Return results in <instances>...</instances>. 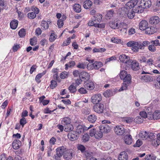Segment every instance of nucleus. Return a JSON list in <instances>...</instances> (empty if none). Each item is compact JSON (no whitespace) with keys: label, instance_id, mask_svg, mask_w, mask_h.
<instances>
[{"label":"nucleus","instance_id":"obj_1","mask_svg":"<svg viewBox=\"0 0 160 160\" xmlns=\"http://www.w3.org/2000/svg\"><path fill=\"white\" fill-rule=\"evenodd\" d=\"M66 148L63 146L58 148L56 149V154L54 156L56 160H61L62 156H63Z\"/></svg>","mask_w":160,"mask_h":160},{"label":"nucleus","instance_id":"obj_2","mask_svg":"<svg viewBox=\"0 0 160 160\" xmlns=\"http://www.w3.org/2000/svg\"><path fill=\"white\" fill-rule=\"evenodd\" d=\"M115 133L118 135H122L125 132V129L122 125H118L115 126L113 128Z\"/></svg>","mask_w":160,"mask_h":160},{"label":"nucleus","instance_id":"obj_3","mask_svg":"<svg viewBox=\"0 0 160 160\" xmlns=\"http://www.w3.org/2000/svg\"><path fill=\"white\" fill-rule=\"evenodd\" d=\"M120 77L121 79L123 80V82L126 81H131V77L130 74H127V72L125 70H122L120 73Z\"/></svg>","mask_w":160,"mask_h":160},{"label":"nucleus","instance_id":"obj_4","mask_svg":"<svg viewBox=\"0 0 160 160\" xmlns=\"http://www.w3.org/2000/svg\"><path fill=\"white\" fill-rule=\"evenodd\" d=\"M68 136L71 141H74L76 140L79 136V132L72 131L68 134Z\"/></svg>","mask_w":160,"mask_h":160},{"label":"nucleus","instance_id":"obj_5","mask_svg":"<svg viewBox=\"0 0 160 160\" xmlns=\"http://www.w3.org/2000/svg\"><path fill=\"white\" fill-rule=\"evenodd\" d=\"M90 78V75L86 72L82 71L81 72V84H83V82L87 81Z\"/></svg>","mask_w":160,"mask_h":160},{"label":"nucleus","instance_id":"obj_6","mask_svg":"<svg viewBox=\"0 0 160 160\" xmlns=\"http://www.w3.org/2000/svg\"><path fill=\"white\" fill-rule=\"evenodd\" d=\"M82 84L85 88L89 90H93L95 88L94 82L90 80H88L87 81L83 82Z\"/></svg>","mask_w":160,"mask_h":160},{"label":"nucleus","instance_id":"obj_7","mask_svg":"<svg viewBox=\"0 0 160 160\" xmlns=\"http://www.w3.org/2000/svg\"><path fill=\"white\" fill-rule=\"evenodd\" d=\"M93 109L95 112L99 113L103 112L104 109V106L101 103L97 104L93 107Z\"/></svg>","mask_w":160,"mask_h":160},{"label":"nucleus","instance_id":"obj_8","mask_svg":"<svg viewBox=\"0 0 160 160\" xmlns=\"http://www.w3.org/2000/svg\"><path fill=\"white\" fill-rule=\"evenodd\" d=\"M101 95L99 93L93 95L91 98V101L93 104L97 103L102 100Z\"/></svg>","mask_w":160,"mask_h":160},{"label":"nucleus","instance_id":"obj_9","mask_svg":"<svg viewBox=\"0 0 160 160\" xmlns=\"http://www.w3.org/2000/svg\"><path fill=\"white\" fill-rule=\"evenodd\" d=\"M72 158V153L71 150L66 148L64 153L63 158L66 160H69Z\"/></svg>","mask_w":160,"mask_h":160},{"label":"nucleus","instance_id":"obj_10","mask_svg":"<svg viewBox=\"0 0 160 160\" xmlns=\"http://www.w3.org/2000/svg\"><path fill=\"white\" fill-rule=\"evenodd\" d=\"M119 60L121 62H124L126 66L128 67V64L130 62V58L129 57L125 55V54H122L120 55L119 57Z\"/></svg>","mask_w":160,"mask_h":160},{"label":"nucleus","instance_id":"obj_11","mask_svg":"<svg viewBox=\"0 0 160 160\" xmlns=\"http://www.w3.org/2000/svg\"><path fill=\"white\" fill-rule=\"evenodd\" d=\"M99 130L101 132L105 133H107L110 132L111 128L108 125H100L99 127Z\"/></svg>","mask_w":160,"mask_h":160},{"label":"nucleus","instance_id":"obj_12","mask_svg":"<svg viewBox=\"0 0 160 160\" xmlns=\"http://www.w3.org/2000/svg\"><path fill=\"white\" fill-rule=\"evenodd\" d=\"M138 2L137 0H131L129 1L126 4V8L131 9L132 8H135Z\"/></svg>","mask_w":160,"mask_h":160},{"label":"nucleus","instance_id":"obj_13","mask_svg":"<svg viewBox=\"0 0 160 160\" xmlns=\"http://www.w3.org/2000/svg\"><path fill=\"white\" fill-rule=\"evenodd\" d=\"M139 4H142L144 8H148L150 7L152 3L150 0H141Z\"/></svg>","mask_w":160,"mask_h":160},{"label":"nucleus","instance_id":"obj_14","mask_svg":"<svg viewBox=\"0 0 160 160\" xmlns=\"http://www.w3.org/2000/svg\"><path fill=\"white\" fill-rule=\"evenodd\" d=\"M130 62L129 64L131 63L130 65L131 68L133 70L137 71L139 68V63L136 61H133L132 62L130 61ZM129 64H128V65Z\"/></svg>","mask_w":160,"mask_h":160},{"label":"nucleus","instance_id":"obj_15","mask_svg":"<svg viewBox=\"0 0 160 160\" xmlns=\"http://www.w3.org/2000/svg\"><path fill=\"white\" fill-rule=\"evenodd\" d=\"M142 47L141 45V42H136L135 46L132 48V50L134 52H138L139 49H142Z\"/></svg>","mask_w":160,"mask_h":160},{"label":"nucleus","instance_id":"obj_16","mask_svg":"<svg viewBox=\"0 0 160 160\" xmlns=\"http://www.w3.org/2000/svg\"><path fill=\"white\" fill-rule=\"evenodd\" d=\"M149 119L152 120L153 119L154 120H158L160 119V110H156L152 115V117H150L148 116Z\"/></svg>","mask_w":160,"mask_h":160},{"label":"nucleus","instance_id":"obj_17","mask_svg":"<svg viewBox=\"0 0 160 160\" xmlns=\"http://www.w3.org/2000/svg\"><path fill=\"white\" fill-rule=\"evenodd\" d=\"M152 68L150 66L146 65L143 68V71L142 72V74H152Z\"/></svg>","mask_w":160,"mask_h":160},{"label":"nucleus","instance_id":"obj_18","mask_svg":"<svg viewBox=\"0 0 160 160\" xmlns=\"http://www.w3.org/2000/svg\"><path fill=\"white\" fill-rule=\"evenodd\" d=\"M124 141L127 144H131L132 142V139L130 135H127L125 136L124 138Z\"/></svg>","mask_w":160,"mask_h":160},{"label":"nucleus","instance_id":"obj_19","mask_svg":"<svg viewBox=\"0 0 160 160\" xmlns=\"http://www.w3.org/2000/svg\"><path fill=\"white\" fill-rule=\"evenodd\" d=\"M21 144V142L18 139H16L13 141L12 146L14 149H17L20 148Z\"/></svg>","mask_w":160,"mask_h":160},{"label":"nucleus","instance_id":"obj_20","mask_svg":"<svg viewBox=\"0 0 160 160\" xmlns=\"http://www.w3.org/2000/svg\"><path fill=\"white\" fill-rule=\"evenodd\" d=\"M148 26V22L145 20L142 21L139 24V28L141 30H145Z\"/></svg>","mask_w":160,"mask_h":160},{"label":"nucleus","instance_id":"obj_21","mask_svg":"<svg viewBox=\"0 0 160 160\" xmlns=\"http://www.w3.org/2000/svg\"><path fill=\"white\" fill-rule=\"evenodd\" d=\"M159 22V18L158 16H154L151 17L149 20V22L151 24H156Z\"/></svg>","mask_w":160,"mask_h":160},{"label":"nucleus","instance_id":"obj_22","mask_svg":"<svg viewBox=\"0 0 160 160\" xmlns=\"http://www.w3.org/2000/svg\"><path fill=\"white\" fill-rule=\"evenodd\" d=\"M128 156L127 153L125 152H121L118 156L119 160H127Z\"/></svg>","mask_w":160,"mask_h":160},{"label":"nucleus","instance_id":"obj_23","mask_svg":"<svg viewBox=\"0 0 160 160\" xmlns=\"http://www.w3.org/2000/svg\"><path fill=\"white\" fill-rule=\"evenodd\" d=\"M87 125L82 124L81 125V133H85V132L87 131L88 129L93 127L92 125H90L89 127L87 126Z\"/></svg>","mask_w":160,"mask_h":160},{"label":"nucleus","instance_id":"obj_24","mask_svg":"<svg viewBox=\"0 0 160 160\" xmlns=\"http://www.w3.org/2000/svg\"><path fill=\"white\" fill-rule=\"evenodd\" d=\"M127 25L125 23L122 22L120 23L118 25V28L121 31H122L123 32L126 33L127 31Z\"/></svg>","mask_w":160,"mask_h":160},{"label":"nucleus","instance_id":"obj_25","mask_svg":"<svg viewBox=\"0 0 160 160\" xmlns=\"http://www.w3.org/2000/svg\"><path fill=\"white\" fill-rule=\"evenodd\" d=\"M142 4H140V5H138L133 8V10L134 11V12L137 13H141L143 11V9Z\"/></svg>","mask_w":160,"mask_h":160},{"label":"nucleus","instance_id":"obj_26","mask_svg":"<svg viewBox=\"0 0 160 160\" xmlns=\"http://www.w3.org/2000/svg\"><path fill=\"white\" fill-rule=\"evenodd\" d=\"M125 11L126 12H127V15L128 18L131 19L133 18L134 16V11L133 9H129L126 8Z\"/></svg>","mask_w":160,"mask_h":160},{"label":"nucleus","instance_id":"obj_27","mask_svg":"<svg viewBox=\"0 0 160 160\" xmlns=\"http://www.w3.org/2000/svg\"><path fill=\"white\" fill-rule=\"evenodd\" d=\"M61 122L62 124H63L64 127H66L67 125L71 123V120L69 118L65 117L62 119Z\"/></svg>","mask_w":160,"mask_h":160},{"label":"nucleus","instance_id":"obj_28","mask_svg":"<svg viewBox=\"0 0 160 160\" xmlns=\"http://www.w3.org/2000/svg\"><path fill=\"white\" fill-rule=\"evenodd\" d=\"M148 132L145 131H141L139 134V137L143 140H146L148 139V136H147Z\"/></svg>","mask_w":160,"mask_h":160},{"label":"nucleus","instance_id":"obj_29","mask_svg":"<svg viewBox=\"0 0 160 160\" xmlns=\"http://www.w3.org/2000/svg\"><path fill=\"white\" fill-rule=\"evenodd\" d=\"M130 81H126V82H124L122 87L119 89V91L121 92L127 89L128 86L130 83Z\"/></svg>","mask_w":160,"mask_h":160},{"label":"nucleus","instance_id":"obj_30","mask_svg":"<svg viewBox=\"0 0 160 160\" xmlns=\"http://www.w3.org/2000/svg\"><path fill=\"white\" fill-rule=\"evenodd\" d=\"M92 4V2L89 0H87L84 3L83 7L86 9L90 8Z\"/></svg>","mask_w":160,"mask_h":160},{"label":"nucleus","instance_id":"obj_31","mask_svg":"<svg viewBox=\"0 0 160 160\" xmlns=\"http://www.w3.org/2000/svg\"><path fill=\"white\" fill-rule=\"evenodd\" d=\"M18 25V21L16 20H13L10 23V27L13 29H15Z\"/></svg>","mask_w":160,"mask_h":160},{"label":"nucleus","instance_id":"obj_32","mask_svg":"<svg viewBox=\"0 0 160 160\" xmlns=\"http://www.w3.org/2000/svg\"><path fill=\"white\" fill-rule=\"evenodd\" d=\"M122 120L124 122L130 123L133 121V118L131 117H123L122 118Z\"/></svg>","mask_w":160,"mask_h":160},{"label":"nucleus","instance_id":"obj_33","mask_svg":"<svg viewBox=\"0 0 160 160\" xmlns=\"http://www.w3.org/2000/svg\"><path fill=\"white\" fill-rule=\"evenodd\" d=\"M88 121L91 122H94L97 120V117L94 114H91L89 115L88 117Z\"/></svg>","mask_w":160,"mask_h":160},{"label":"nucleus","instance_id":"obj_34","mask_svg":"<svg viewBox=\"0 0 160 160\" xmlns=\"http://www.w3.org/2000/svg\"><path fill=\"white\" fill-rule=\"evenodd\" d=\"M85 147L81 145V151L82 153H84V154L86 157H89L91 155V153L88 152L87 151H85Z\"/></svg>","mask_w":160,"mask_h":160},{"label":"nucleus","instance_id":"obj_35","mask_svg":"<svg viewBox=\"0 0 160 160\" xmlns=\"http://www.w3.org/2000/svg\"><path fill=\"white\" fill-rule=\"evenodd\" d=\"M89 136L86 132L82 134V140L84 142H86L89 140Z\"/></svg>","mask_w":160,"mask_h":160},{"label":"nucleus","instance_id":"obj_36","mask_svg":"<svg viewBox=\"0 0 160 160\" xmlns=\"http://www.w3.org/2000/svg\"><path fill=\"white\" fill-rule=\"evenodd\" d=\"M103 95L106 97H110L113 95V92L112 90H107L103 92Z\"/></svg>","mask_w":160,"mask_h":160},{"label":"nucleus","instance_id":"obj_37","mask_svg":"<svg viewBox=\"0 0 160 160\" xmlns=\"http://www.w3.org/2000/svg\"><path fill=\"white\" fill-rule=\"evenodd\" d=\"M89 62L88 63L87 65V68L89 70H91L93 69H95V62Z\"/></svg>","mask_w":160,"mask_h":160},{"label":"nucleus","instance_id":"obj_38","mask_svg":"<svg viewBox=\"0 0 160 160\" xmlns=\"http://www.w3.org/2000/svg\"><path fill=\"white\" fill-rule=\"evenodd\" d=\"M103 136V133L102 132L100 131H96V133L94 135V137L97 139H99L102 138Z\"/></svg>","mask_w":160,"mask_h":160},{"label":"nucleus","instance_id":"obj_39","mask_svg":"<svg viewBox=\"0 0 160 160\" xmlns=\"http://www.w3.org/2000/svg\"><path fill=\"white\" fill-rule=\"evenodd\" d=\"M41 28L44 30H46L49 27L48 22L45 21H42L41 22Z\"/></svg>","mask_w":160,"mask_h":160},{"label":"nucleus","instance_id":"obj_40","mask_svg":"<svg viewBox=\"0 0 160 160\" xmlns=\"http://www.w3.org/2000/svg\"><path fill=\"white\" fill-rule=\"evenodd\" d=\"M145 30V33L148 34H151L154 33L153 27L148 26Z\"/></svg>","mask_w":160,"mask_h":160},{"label":"nucleus","instance_id":"obj_41","mask_svg":"<svg viewBox=\"0 0 160 160\" xmlns=\"http://www.w3.org/2000/svg\"><path fill=\"white\" fill-rule=\"evenodd\" d=\"M111 41L113 43L118 44H121L122 42L120 39L118 38L114 37H113L111 39Z\"/></svg>","mask_w":160,"mask_h":160},{"label":"nucleus","instance_id":"obj_42","mask_svg":"<svg viewBox=\"0 0 160 160\" xmlns=\"http://www.w3.org/2000/svg\"><path fill=\"white\" fill-rule=\"evenodd\" d=\"M76 86H75V85H73L72 83V84L70 85L68 87V89L71 92L74 93L75 92L77 91L76 88Z\"/></svg>","mask_w":160,"mask_h":160},{"label":"nucleus","instance_id":"obj_43","mask_svg":"<svg viewBox=\"0 0 160 160\" xmlns=\"http://www.w3.org/2000/svg\"><path fill=\"white\" fill-rule=\"evenodd\" d=\"M156 158L155 156L153 154L148 155L145 157V160H155Z\"/></svg>","mask_w":160,"mask_h":160},{"label":"nucleus","instance_id":"obj_44","mask_svg":"<svg viewBox=\"0 0 160 160\" xmlns=\"http://www.w3.org/2000/svg\"><path fill=\"white\" fill-rule=\"evenodd\" d=\"M65 127V131L66 132H69V131L72 132L73 129V126L70 123L67 125L66 127Z\"/></svg>","mask_w":160,"mask_h":160},{"label":"nucleus","instance_id":"obj_45","mask_svg":"<svg viewBox=\"0 0 160 160\" xmlns=\"http://www.w3.org/2000/svg\"><path fill=\"white\" fill-rule=\"evenodd\" d=\"M95 21H97L98 22L101 21L102 19V15L100 14H97L94 16Z\"/></svg>","mask_w":160,"mask_h":160},{"label":"nucleus","instance_id":"obj_46","mask_svg":"<svg viewBox=\"0 0 160 160\" xmlns=\"http://www.w3.org/2000/svg\"><path fill=\"white\" fill-rule=\"evenodd\" d=\"M52 32L51 33L50 35L49 40L50 42H53L56 38V36L55 35L53 31H52Z\"/></svg>","mask_w":160,"mask_h":160},{"label":"nucleus","instance_id":"obj_47","mask_svg":"<svg viewBox=\"0 0 160 160\" xmlns=\"http://www.w3.org/2000/svg\"><path fill=\"white\" fill-rule=\"evenodd\" d=\"M45 74V73L43 72L39 73L36 76L35 79L38 83H39L41 81L39 80Z\"/></svg>","mask_w":160,"mask_h":160},{"label":"nucleus","instance_id":"obj_48","mask_svg":"<svg viewBox=\"0 0 160 160\" xmlns=\"http://www.w3.org/2000/svg\"><path fill=\"white\" fill-rule=\"evenodd\" d=\"M75 62L74 61H72L65 64V69L67 70L68 67H72L74 66L75 65Z\"/></svg>","mask_w":160,"mask_h":160},{"label":"nucleus","instance_id":"obj_49","mask_svg":"<svg viewBox=\"0 0 160 160\" xmlns=\"http://www.w3.org/2000/svg\"><path fill=\"white\" fill-rule=\"evenodd\" d=\"M118 25L117 22L112 21L110 23V26L112 28L115 29L117 28H118Z\"/></svg>","mask_w":160,"mask_h":160},{"label":"nucleus","instance_id":"obj_50","mask_svg":"<svg viewBox=\"0 0 160 160\" xmlns=\"http://www.w3.org/2000/svg\"><path fill=\"white\" fill-rule=\"evenodd\" d=\"M80 5L79 4H75L73 6V9L75 12H80Z\"/></svg>","mask_w":160,"mask_h":160},{"label":"nucleus","instance_id":"obj_51","mask_svg":"<svg viewBox=\"0 0 160 160\" xmlns=\"http://www.w3.org/2000/svg\"><path fill=\"white\" fill-rule=\"evenodd\" d=\"M68 75V72L66 71H64L60 74V77L61 78L63 79L67 78Z\"/></svg>","mask_w":160,"mask_h":160},{"label":"nucleus","instance_id":"obj_52","mask_svg":"<svg viewBox=\"0 0 160 160\" xmlns=\"http://www.w3.org/2000/svg\"><path fill=\"white\" fill-rule=\"evenodd\" d=\"M94 65L95 68V69L97 70L102 66V63L101 62H95Z\"/></svg>","mask_w":160,"mask_h":160},{"label":"nucleus","instance_id":"obj_53","mask_svg":"<svg viewBox=\"0 0 160 160\" xmlns=\"http://www.w3.org/2000/svg\"><path fill=\"white\" fill-rule=\"evenodd\" d=\"M27 16L30 19H33L36 18V15L35 13L31 12L28 14Z\"/></svg>","mask_w":160,"mask_h":160},{"label":"nucleus","instance_id":"obj_54","mask_svg":"<svg viewBox=\"0 0 160 160\" xmlns=\"http://www.w3.org/2000/svg\"><path fill=\"white\" fill-rule=\"evenodd\" d=\"M18 34L21 38L24 37L26 34L25 29H21L18 32Z\"/></svg>","mask_w":160,"mask_h":160},{"label":"nucleus","instance_id":"obj_55","mask_svg":"<svg viewBox=\"0 0 160 160\" xmlns=\"http://www.w3.org/2000/svg\"><path fill=\"white\" fill-rule=\"evenodd\" d=\"M105 48H94L93 50V52H103L106 51Z\"/></svg>","mask_w":160,"mask_h":160},{"label":"nucleus","instance_id":"obj_56","mask_svg":"<svg viewBox=\"0 0 160 160\" xmlns=\"http://www.w3.org/2000/svg\"><path fill=\"white\" fill-rule=\"evenodd\" d=\"M57 85V82L54 80H52L51 81L50 88L53 89L55 88Z\"/></svg>","mask_w":160,"mask_h":160},{"label":"nucleus","instance_id":"obj_57","mask_svg":"<svg viewBox=\"0 0 160 160\" xmlns=\"http://www.w3.org/2000/svg\"><path fill=\"white\" fill-rule=\"evenodd\" d=\"M146 112L142 111L140 112L139 115L142 117L146 118L148 117V115Z\"/></svg>","mask_w":160,"mask_h":160},{"label":"nucleus","instance_id":"obj_58","mask_svg":"<svg viewBox=\"0 0 160 160\" xmlns=\"http://www.w3.org/2000/svg\"><path fill=\"white\" fill-rule=\"evenodd\" d=\"M136 42V41H130L127 43V45L128 47H132V48L133 47L135 46Z\"/></svg>","mask_w":160,"mask_h":160},{"label":"nucleus","instance_id":"obj_59","mask_svg":"<svg viewBox=\"0 0 160 160\" xmlns=\"http://www.w3.org/2000/svg\"><path fill=\"white\" fill-rule=\"evenodd\" d=\"M27 123L26 119L24 117H22L20 121V124L22 126V127L24 125Z\"/></svg>","mask_w":160,"mask_h":160},{"label":"nucleus","instance_id":"obj_60","mask_svg":"<svg viewBox=\"0 0 160 160\" xmlns=\"http://www.w3.org/2000/svg\"><path fill=\"white\" fill-rule=\"evenodd\" d=\"M64 24L63 21L62 19H59L57 21V25L59 28L62 27Z\"/></svg>","mask_w":160,"mask_h":160},{"label":"nucleus","instance_id":"obj_61","mask_svg":"<svg viewBox=\"0 0 160 160\" xmlns=\"http://www.w3.org/2000/svg\"><path fill=\"white\" fill-rule=\"evenodd\" d=\"M82 113L86 115L90 113V109L89 108H85L82 109Z\"/></svg>","mask_w":160,"mask_h":160},{"label":"nucleus","instance_id":"obj_62","mask_svg":"<svg viewBox=\"0 0 160 160\" xmlns=\"http://www.w3.org/2000/svg\"><path fill=\"white\" fill-rule=\"evenodd\" d=\"M31 10L34 12V13L36 14H38L39 13V9L35 6H33L31 7Z\"/></svg>","mask_w":160,"mask_h":160},{"label":"nucleus","instance_id":"obj_63","mask_svg":"<svg viewBox=\"0 0 160 160\" xmlns=\"http://www.w3.org/2000/svg\"><path fill=\"white\" fill-rule=\"evenodd\" d=\"M142 144V141L140 139L137 140L136 143L133 145L134 147H139Z\"/></svg>","mask_w":160,"mask_h":160},{"label":"nucleus","instance_id":"obj_64","mask_svg":"<svg viewBox=\"0 0 160 160\" xmlns=\"http://www.w3.org/2000/svg\"><path fill=\"white\" fill-rule=\"evenodd\" d=\"M36 38L34 37L30 39V44L32 46H34L36 43Z\"/></svg>","mask_w":160,"mask_h":160}]
</instances>
